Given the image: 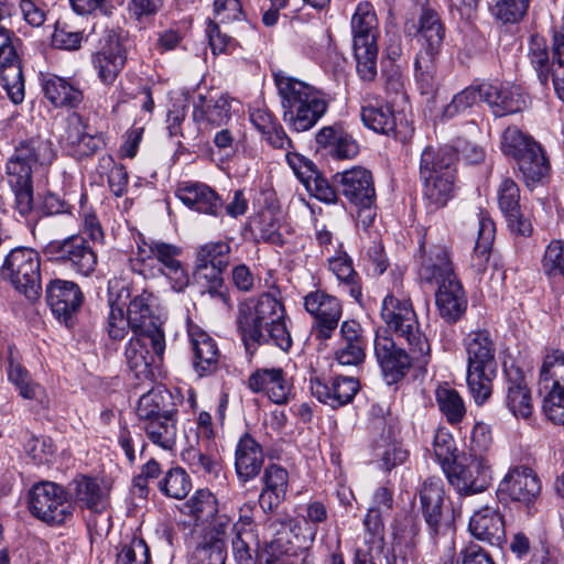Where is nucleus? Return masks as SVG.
<instances>
[{
  "label": "nucleus",
  "instance_id": "nucleus-1",
  "mask_svg": "<svg viewBox=\"0 0 564 564\" xmlns=\"http://www.w3.org/2000/svg\"><path fill=\"white\" fill-rule=\"evenodd\" d=\"M237 324L247 346L249 341L258 345L271 343L283 351L292 346L284 306L269 293L261 294L253 305H240Z\"/></svg>",
  "mask_w": 564,
  "mask_h": 564
},
{
  "label": "nucleus",
  "instance_id": "nucleus-2",
  "mask_svg": "<svg viewBox=\"0 0 564 564\" xmlns=\"http://www.w3.org/2000/svg\"><path fill=\"white\" fill-rule=\"evenodd\" d=\"M275 84L282 99L283 120L294 131L310 130L327 111L323 94L306 83L276 74Z\"/></svg>",
  "mask_w": 564,
  "mask_h": 564
},
{
  "label": "nucleus",
  "instance_id": "nucleus-3",
  "mask_svg": "<svg viewBox=\"0 0 564 564\" xmlns=\"http://www.w3.org/2000/svg\"><path fill=\"white\" fill-rule=\"evenodd\" d=\"M380 315L387 325L384 330L405 339L415 358L424 361L426 352H431V346L420 329L417 315L401 280H395L390 292L383 297Z\"/></svg>",
  "mask_w": 564,
  "mask_h": 564
},
{
  "label": "nucleus",
  "instance_id": "nucleus-4",
  "mask_svg": "<svg viewBox=\"0 0 564 564\" xmlns=\"http://www.w3.org/2000/svg\"><path fill=\"white\" fill-rule=\"evenodd\" d=\"M467 354V386L479 405L492 392V380L497 375L496 345L487 330L470 332L464 339Z\"/></svg>",
  "mask_w": 564,
  "mask_h": 564
},
{
  "label": "nucleus",
  "instance_id": "nucleus-5",
  "mask_svg": "<svg viewBox=\"0 0 564 564\" xmlns=\"http://www.w3.org/2000/svg\"><path fill=\"white\" fill-rule=\"evenodd\" d=\"M265 530L272 540L265 546L260 564H295L296 551L307 550L317 534V529L308 524L301 534V527L293 519L269 518Z\"/></svg>",
  "mask_w": 564,
  "mask_h": 564
},
{
  "label": "nucleus",
  "instance_id": "nucleus-6",
  "mask_svg": "<svg viewBox=\"0 0 564 564\" xmlns=\"http://www.w3.org/2000/svg\"><path fill=\"white\" fill-rule=\"evenodd\" d=\"M501 151L516 161L528 186L541 182L549 173V161L541 145L516 126L503 131Z\"/></svg>",
  "mask_w": 564,
  "mask_h": 564
},
{
  "label": "nucleus",
  "instance_id": "nucleus-7",
  "mask_svg": "<svg viewBox=\"0 0 564 564\" xmlns=\"http://www.w3.org/2000/svg\"><path fill=\"white\" fill-rule=\"evenodd\" d=\"M230 245L226 241H210L196 250L194 278L207 288L213 297L229 304V295L224 290L223 273L230 263Z\"/></svg>",
  "mask_w": 564,
  "mask_h": 564
},
{
  "label": "nucleus",
  "instance_id": "nucleus-8",
  "mask_svg": "<svg viewBox=\"0 0 564 564\" xmlns=\"http://www.w3.org/2000/svg\"><path fill=\"white\" fill-rule=\"evenodd\" d=\"M552 52L553 58L550 63L544 37L539 34L531 35L528 56L539 82L547 87L551 80L555 94L564 100V30L554 33Z\"/></svg>",
  "mask_w": 564,
  "mask_h": 564
},
{
  "label": "nucleus",
  "instance_id": "nucleus-9",
  "mask_svg": "<svg viewBox=\"0 0 564 564\" xmlns=\"http://www.w3.org/2000/svg\"><path fill=\"white\" fill-rule=\"evenodd\" d=\"M43 253L50 261L62 264L83 276H90L98 263L96 251L82 235L52 240L44 247Z\"/></svg>",
  "mask_w": 564,
  "mask_h": 564
},
{
  "label": "nucleus",
  "instance_id": "nucleus-10",
  "mask_svg": "<svg viewBox=\"0 0 564 564\" xmlns=\"http://www.w3.org/2000/svg\"><path fill=\"white\" fill-rule=\"evenodd\" d=\"M373 352L388 384H393L403 379L413 365L419 368L425 367L431 357L426 352V359L421 361L415 358L414 352L399 347L387 330H377L373 339Z\"/></svg>",
  "mask_w": 564,
  "mask_h": 564
},
{
  "label": "nucleus",
  "instance_id": "nucleus-11",
  "mask_svg": "<svg viewBox=\"0 0 564 564\" xmlns=\"http://www.w3.org/2000/svg\"><path fill=\"white\" fill-rule=\"evenodd\" d=\"M1 274L29 301L40 295L41 274L39 253L30 248H15L7 256Z\"/></svg>",
  "mask_w": 564,
  "mask_h": 564
},
{
  "label": "nucleus",
  "instance_id": "nucleus-12",
  "mask_svg": "<svg viewBox=\"0 0 564 564\" xmlns=\"http://www.w3.org/2000/svg\"><path fill=\"white\" fill-rule=\"evenodd\" d=\"M29 509L34 517L51 525L65 523L74 511L65 489L52 481H41L30 489Z\"/></svg>",
  "mask_w": 564,
  "mask_h": 564
},
{
  "label": "nucleus",
  "instance_id": "nucleus-13",
  "mask_svg": "<svg viewBox=\"0 0 564 564\" xmlns=\"http://www.w3.org/2000/svg\"><path fill=\"white\" fill-rule=\"evenodd\" d=\"M447 480L460 496L485 491L491 484V466L485 456H462L444 467Z\"/></svg>",
  "mask_w": 564,
  "mask_h": 564
},
{
  "label": "nucleus",
  "instance_id": "nucleus-14",
  "mask_svg": "<svg viewBox=\"0 0 564 564\" xmlns=\"http://www.w3.org/2000/svg\"><path fill=\"white\" fill-rule=\"evenodd\" d=\"M54 158L50 140L40 135L23 139L18 142L7 162V174L21 181L32 178L40 167L50 165Z\"/></svg>",
  "mask_w": 564,
  "mask_h": 564
},
{
  "label": "nucleus",
  "instance_id": "nucleus-15",
  "mask_svg": "<svg viewBox=\"0 0 564 564\" xmlns=\"http://www.w3.org/2000/svg\"><path fill=\"white\" fill-rule=\"evenodd\" d=\"M182 248L160 240H151L138 247V256L144 260L154 258L160 263L159 271L169 280L175 292H183L189 283L188 273L178 259Z\"/></svg>",
  "mask_w": 564,
  "mask_h": 564
},
{
  "label": "nucleus",
  "instance_id": "nucleus-16",
  "mask_svg": "<svg viewBox=\"0 0 564 564\" xmlns=\"http://www.w3.org/2000/svg\"><path fill=\"white\" fill-rule=\"evenodd\" d=\"M155 303L156 297L144 290L130 301L127 312L133 334H152V348L160 355L165 350V336L161 317L155 313Z\"/></svg>",
  "mask_w": 564,
  "mask_h": 564
},
{
  "label": "nucleus",
  "instance_id": "nucleus-17",
  "mask_svg": "<svg viewBox=\"0 0 564 564\" xmlns=\"http://www.w3.org/2000/svg\"><path fill=\"white\" fill-rule=\"evenodd\" d=\"M304 308L313 317V332L317 339H329L343 315L339 300L323 290L308 292L304 296Z\"/></svg>",
  "mask_w": 564,
  "mask_h": 564
},
{
  "label": "nucleus",
  "instance_id": "nucleus-18",
  "mask_svg": "<svg viewBox=\"0 0 564 564\" xmlns=\"http://www.w3.org/2000/svg\"><path fill=\"white\" fill-rule=\"evenodd\" d=\"M13 32L0 24V85L14 105L24 100V77L12 43Z\"/></svg>",
  "mask_w": 564,
  "mask_h": 564
},
{
  "label": "nucleus",
  "instance_id": "nucleus-19",
  "mask_svg": "<svg viewBox=\"0 0 564 564\" xmlns=\"http://www.w3.org/2000/svg\"><path fill=\"white\" fill-rule=\"evenodd\" d=\"M127 62L123 37L115 30H106L99 40V50L93 55V65L105 85H112Z\"/></svg>",
  "mask_w": 564,
  "mask_h": 564
},
{
  "label": "nucleus",
  "instance_id": "nucleus-20",
  "mask_svg": "<svg viewBox=\"0 0 564 564\" xmlns=\"http://www.w3.org/2000/svg\"><path fill=\"white\" fill-rule=\"evenodd\" d=\"M541 489L542 481L538 473L528 465L511 466L498 487L500 494L527 507L535 502Z\"/></svg>",
  "mask_w": 564,
  "mask_h": 564
},
{
  "label": "nucleus",
  "instance_id": "nucleus-21",
  "mask_svg": "<svg viewBox=\"0 0 564 564\" xmlns=\"http://www.w3.org/2000/svg\"><path fill=\"white\" fill-rule=\"evenodd\" d=\"M63 138L68 151L78 159L90 156L105 145L102 134L93 132L84 118L77 112L67 117Z\"/></svg>",
  "mask_w": 564,
  "mask_h": 564
},
{
  "label": "nucleus",
  "instance_id": "nucleus-22",
  "mask_svg": "<svg viewBox=\"0 0 564 564\" xmlns=\"http://www.w3.org/2000/svg\"><path fill=\"white\" fill-rule=\"evenodd\" d=\"M311 392L322 403L338 409L350 403L360 389L359 380L352 376H337L329 381L311 379Z\"/></svg>",
  "mask_w": 564,
  "mask_h": 564
},
{
  "label": "nucleus",
  "instance_id": "nucleus-23",
  "mask_svg": "<svg viewBox=\"0 0 564 564\" xmlns=\"http://www.w3.org/2000/svg\"><path fill=\"white\" fill-rule=\"evenodd\" d=\"M46 300L54 316L68 326L82 305L83 293L75 282L55 280L46 288Z\"/></svg>",
  "mask_w": 564,
  "mask_h": 564
},
{
  "label": "nucleus",
  "instance_id": "nucleus-24",
  "mask_svg": "<svg viewBox=\"0 0 564 564\" xmlns=\"http://www.w3.org/2000/svg\"><path fill=\"white\" fill-rule=\"evenodd\" d=\"M339 193L354 205H375L376 189L370 171L357 166L337 174Z\"/></svg>",
  "mask_w": 564,
  "mask_h": 564
},
{
  "label": "nucleus",
  "instance_id": "nucleus-25",
  "mask_svg": "<svg viewBox=\"0 0 564 564\" xmlns=\"http://www.w3.org/2000/svg\"><path fill=\"white\" fill-rule=\"evenodd\" d=\"M417 273L420 279L427 283H437L456 276L447 247L445 245L427 246L425 241H422Z\"/></svg>",
  "mask_w": 564,
  "mask_h": 564
},
{
  "label": "nucleus",
  "instance_id": "nucleus-26",
  "mask_svg": "<svg viewBox=\"0 0 564 564\" xmlns=\"http://www.w3.org/2000/svg\"><path fill=\"white\" fill-rule=\"evenodd\" d=\"M505 405L518 419H529L533 413L532 392L524 372L516 366L505 370Z\"/></svg>",
  "mask_w": 564,
  "mask_h": 564
},
{
  "label": "nucleus",
  "instance_id": "nucleus-27",
  "mask_svg": "<svg viewBox=\"0 0 564 564\" xmlns=\"http://www.w3.org/2000/svg\"><path fill=\"white\" fill-rule=\"evenodd\" d=\"M248 388L254 393H264L276 404L286 403L293 389L282 368L257 369L248 378Z\"/></svg>",
  "mask_w": 564,
  "mask_h": 564
},
{
  "label": "nucleus",
  "instance_id": "nucleus-28",
  "mask_svg": "<svg viewBox=\"0 0 564 564\" xmlns=\"http://www.w3.org/2000/svg\"><path fill=\"white\" fill-rule=\"evenodd\" d=\"M191 349L193 352V367L199 376L212 373L217 369L219 349L215 339L198 325L189 324L187 327Z\"/></svg>",
  "mask_w": 564,
  "mask_h": 564
},
{
  "label": "nucleus",
  "instance_id": "nucleus-29",
  "mask_svg": "<svg viewBox=\"0 0 564 564\" xmlns=\"http://www.w3.org/2000/svg\"><path fill=\"white\" fill-rule=\"evenodd\" d=\"M129 340L124 356L128 367L138 379H150L153 376L152 365L162 361L163 354L158 355L152 348V334H133Z\"/></svg>",
  "mask_w": 564,
  "mask_h": 564
},
{
  "label": "nucleus",
  "instance_id": "nucleus-30",
  "mask_svg": "<svg viewBox=\"0 0 564 564\" xmlns=\"http://www.w3.org/2000/svg\"><path fill=\"white\" fill-rule=\"evenodd\" d=\"M340 340L334 351L335 361L343 367H359L366 359V343L360 326L355 321H345L340 325Z\"/></svg>",
  "mask_w": 564,
  "mask_h": 564
},
{
  "label": "nucleus",
  "instance_id": "nucleus-31",
  "mask_svg": "<svg viewBox=\"0 0 564 564\" xmlns=\"http://www.w3.org/2000/svg\"><path fill=\"white\" fill-rule=\"evenodd\" d=\"M264 463L262 446L248 433L241 436L235 451V470L240 484L254 479Z\"/></svg>",
  "mask_w": 564,
  "mask_h": 564
},
{
  "label": "nucleus",
  "instance_id": "nucleus-32",
  "mask_svg": "<svg viewBox=\"0 0 564 564\" xmlns=\"http://www.w3.org/2000/svg\"><path fill=\"white\" fill-rule=\"evenodd\" d=\"M435 302L438 313L447 323L457 322L467 308V299L457 276L437 282Z\"/></svg>",
  "mask_w": 564,
  "mask_h": 564
},
{
  "label": "nucleus",
  "instance_id": "nucleus-33",
  "mask_svg": "<svg viewBox=\"0 0 564 564\" xmlns=\"http://www.w3.org/2000/svg\"><path fill=\"white\" fill-rule=\"evenodd\" d=\"M482 91L484 101L488 104L496 117L517 113L527 107V98L519 86L482 84Z\"/></svg>",
  "mask_w": 564,
  "mask_h": 564
},
{
  "label": "nucleus",
  "instance_id": "nucleus-34",
  "mask_svg": "<svg viewBox=\"0 0 564 564\" xmlns=\"http://www.w3.org/2000/svg\"><path fill=\"white\" fill-rule=\"evenodd\" d=\"M420 501L424 520L431 533L437 534L444 527V488L441 478L429 477L423 481L420 490Z\"/></svg>",
  "mask_w": 564,
  "mask_h": 564
},
{
  "label": "nucleus",
  "instance_id": "nucleus-35",
  "mask_svg": "<svg viewBox=\"0 0 564 564\" xmlns=\"http://www.w3.org/2000/svg\"><path fill=\"white\" fill-rule=\"evenodd\" d=\"M251 505L240 509V518L232 527L231 546L238 564H253L252 553L258 547L257 535L253 531Z\"/></svg>",
  "mask_w": 564,
  "mask_h": 564
},
{
  "label": "nucleus",
  "instance_id": "nucleus-36",
  "mask_svg": "<svg viewBox=\"0 0 564 564\" xmlns=\"http://www.w3.org/2000/svg\"><path fill=\"white\" fill-rule=\"evenodd\" d=\"M417 54L440 56L445 39V26L436 10L423 7L419 18Z\"/></svg>",
  "mask_w": 564,
  "mask_h": 564
},
{
  "label": "nucleus",
  "instance_id": "nucleus-37",
  "mask_svg": "<svg viewBox=\"0 0 564 564\" xmlns=\"http://www.w3.org/2000/svg\"><path fill=\"white\" fill-rule=\"evenodd\" d=\"M263 487L259 496V505L264 512H272L284 500L289 487V473L282 466L270 464L262 475Z\"/></svg>",
  "mask_w": 564,
  "mask_h": 564
},
{
  "label": "nucleus",
  "instance_id": "nucleus-38",
  "mask_svg": "<svg viewBox=\"0 0 564 564\" xmlns=\"http://www.w3.org/2000/svg\"><path fill=\"white\" fill-rule=\"evenodd\" d=\"M45 98L56 108H77L84 100V94L70 78L47 74L42 77Z\"/></svg>",
  "mask_w": 564,
  "mask_h": 564
},
{
  "label": "nucleus",
  "instance_id": "nucleus-39",
  "mask_svg": "<svg viewBox=\"0 0 564 564\" xmlns=\"http://www.w3.org/2000/svg\"><path fill=\"white\" fill-rule=\"evenodd\" d=\"M468 529L477 540L499 545L506 536L502 516L492 507H484L470 517Z\"/></svg>",
  "mask_w": 564,
  "mask_h": 564
},
{
  "label": "nucleus",
  "instance_id": "nucleus-40",
  "mask_svg": "<svg viewBox=\"0 0 564 564\" xmlns=\"http://www.w3.org/2000/svg\"><path fill=\"white\" fill-rule=\"evenodd\" d=\"M177 196L186 206L212 216H218L224 207V202L218 194L202 183L184 184L178 188Z\"/></svg>",
  "mask_w": 564,
  "mask_h": 564
},
{
  "label": "nucleus",
  "instance_id": "nucleus-41",
  "mask_svg": "<svg viewBox=\"0 0 564 564\" xmlns=\"http://www.w3.org/2000/svg\"><path fill=\"white\" fill-rule=\"evenodd\" d=\"M352 46L377 45L378 19L373 6L368 1L357 4L350 21Z\"/></svg>",
  "mask_w": 564,
  "mask_h": 564
},
{
  "label": "nucleus",
  "instance_id": "nucleus-42",
  "mask_svg": "<svg viewBox=\"0 0 564 564\" xmlns=\"http://www.w3.org/2000/svg\"><path fill=\"white\" fill-rule=\"evenodd\" d=\"M72 494L79 506L95 512H102L108 507V491L99 480L78 476L70 484Z\"/></svg>",
  "mask_w": 564,
  "mask_h": 564
},
{
  "label": "nucleus",
  "instance_id": "nucleus-43",
  "mask_svg": "<svg viewBox=\"0 0 564 564\" xmlns=\"http://www.w3.org/2000/svg\"><path fill=\"white\" fill-rule=\"evenodd\" d=\"M177 409L172 394L164 388L158 387L142 394L137 406V415L140 421H149L156 417L175 415Z\"/></svg>",
  "mask_w": 564,
  "mask_h": 564
},
{
  "label": "nucleus",
  "instance_id": "nucleus-44",
  "mask_svg": "<svg viewBox=\"0 0 564 564\" xmlns=\"http://www.w3.org/2000/svg\"><path fill=\"white\" fill-rule=\"evenodd\" d=\"M315 139L319 147L327 149L337 159H351L359 151L357 142L340 127H324L317 132Z\"/></svg>",
  "mask_w": 564,
  "mask_h": 564
},
{
  "label": "nucleus",
  "instance_id": "nucleus-45",
  "mask_svg": "<svg viewBox=\"0 0 564 564\" xmlns=\"http://www.w3.org/2000/svg\"><path fill=\"white\" fill-rule=\"evenodd\" d=\"M456 152L452 148L426 147L420 156V180H429L434 175L445 172H456Z\"/></svg>",
  "mask_w": 564,
  "mask_h": 564
},
{
  "label": "nucleus",
  "instance_id": "nucleus-46",
  "mask_svg": "<svg viewBox=\"0 0 564 564\" xmlns=\"http://www.w3.org/2000/svg\"><path fill=\"white\" fill-rule=\"evenodd\" d=\"M360 118L364 124L375 132L386 135L392 134L395 138L401 134V131L398 130L397 116L388 104L362 106Z\"/></svg>",
  "mask_w": 564,
  "mask_h": 564
},
{
  "label": "nucleus",
  "instance_id": "nucleus-47",
  "mask_svg": "<svg viewBox=\"0 0 564 564\" xmlns=\"http://www.w3.org/2000/svg\"><path fill=\"white\" fill-rule=\"evenodd\" d=\"M496 227L492 219L486 215H480L477 240L470 257V265L477 273H484L488 267Z\"/></svg>",
  "mask_w": 564,
  "mask_h": 564
},
{
  "label": "nucleus",
  "instance_id": "nucleus-48",
  "mask_svg": "<svg viewBox=\"0 0 564 564\" xmlns=\"http://www.w3.org/2000/svg\"><path fill=\"white\" fill-rule=\"evenodd\" d=\"M205 442L197 441L196 446H191L183 452V459L194 474L199 476H216L219 469L216 443L210 442L208 447H205Z\"/></svg>",
  "mask_w": 564,
  "mask_h": 564
},
{
  "label": "nucleus",
  "instance_id": "nucleus-49",
  "mask_svg": "<svg viewBox=\"0 0 564 564\" xmlns=\"http://www.w3.org/2000/svg\"><path fill=\"white\" fill-rule=\"evenodd\" d=\"M231 102L232 100L226 96H220L216 99L210 98L208 100L199 96L198 102L194 106V118H200L213 127L226 124L231 116Z\"/></svg>",
  "mask_w": 564,
  "mask_h": 564
},
{
  "label": "nucleus",
  "instance_id": "nucleus-50",
  "mask_svg": "<svg viewBox=\"0 0 564 564\" xmlns=\"http://www.w3.org/2000/svg\"><path fill=\"white\" fill-rule=\"evenodd\" d=\"M455 173L445 172L429 180H421L423 196L431 206L441 208L452 199L455 189Z\"/></svg>",
  "mask_w": 564,
  "mask_h": 564
},
{
  "label": "nucleus",
  "instance_id": "nucleus-51",
  "mask_svg": "<svg viewBox=\"0 0 564 564\" xmlns=\"http://www.w3.org/2000/svg\"><path fill=\"white\" fill-rule=\"evenodd\" d=\"M176 416L167 415L143 422L148 438L163 449H172L176 443Z\"/></svg>",
  "mask_w": 564,
  "mask_h": 564
},
{
  "label": "nucleus",
  "instance_id": "nucleus-52",
  "mask_svg": "<svg viewBox=\"0 0 564 564\" xmlns=\"http://www.w3.org/2000/svg\"><path fill=\"white\" fill-rule=\"evenodd\" d=\"M539 393L542 395V411L553 424H564V389L557 383L538 381Z\"/></svg>",
  "mask_w": 564,
  "mask_h": 564
},
{
  "label": "nucleus",
  "instance_id": "nucleus-53",
  "mask_svg": "<svg viewBox=\"0 0 564 564\" xmlns=\"http://www.w3.org/2000/svg\"><path fill=\"white\" fill-rule=\"evenodd\" d=\"M438 56L416 54L414 61L415 78L422 95L433 96L438 87Z\"/></svg>",
  "mask_w": 564,
  "mask_h": 564
},
{
  "label": "nucleus",
  "instance_id": "nucleus-54",
  "mask_svg": "<svg viewBox=\"0 0 564 564\" xmlns=\"http://www.w3.org/2000/svg\"><path fill=\"white\" fill-rule=\"evenodd\" d=\"M328 268L338 281L347 286L350 296L359 302L362 297V292L359 276L352 268L351 259L346 253H340L329 259Z\"/></svg>",
  "mask_w": 564,
  "mask_h": 564
},
{
  "label": "nucleus",
  "instance_id": "nucleus-55",
  "mask_svg": "<svg viewBox=\"0 0 564 564\" xmlns=\"http://www.w3.org/2000/svg\"><path fill=\"white\" fill-rule=\"evenodd\" d=\"M196 524L209 522L218 513L217 499L208 489L197 490L185 505Z\"/></svg>",
  "mask_w": 564,
  "mask_h": 564
},
{
  "label": "nucleus",
  "instance_id": "nucleus-56",
  "mask_svg": "<svg viewBox=\"0 0 564 564\" xmlns=\"http://www.w3.org/2000/svg\"><path fill=\"white\" fill-rule=\"evenodd\" d=\"M435 398L440 411L451 424H457L464 419L466 413L464 401L455 389L448 386H438L435 390Z\"/></svg>",
  "mask_w": 564,
  "mask_h": 564
},
{
  "label": "nucleus",
  "instance_id": "nucleus-57",
  "mask_svg": "<svg viewBox=\"0 0 564 564\" xmlns=\"http://www.w3.org/2000/svg\"><path fill=\"white\" fill-rule=\"evenodd\" d=\"M482 84L478 86H468L455 94L442 112V117L452 119L460 113L466 112L479 100H484Z\"/></svg>",
  "mask_w": 564,
  "mask_h": 564
},
{
  "label": "nucleus",
  "instance_id": "nucleus-58",
  "mask_svg": "<svg viewBox=\"0 0 564 564\" xmlns=\"http://www.w3.org/2000/svg\"><path fill=\"white\" fill-rule=\"evenodd\" d=\"M252 227L259 239L276 246L283 245L279 219L271 209L260 212L252 219Z\"/></svg>",
  "mask_w": 564,
  "mask_h": 564
},
{
  "label": "nucleus",
  "instance_id": "nucleus-59",
  "mask_svg": "<svg viewBox=\"0 0 564 564\" xmlns=\"http://www.w3.org/2000/svg\"><path fill=\"white\" fill-rule=\"evenodd\" d=\"M8 378L19 389L20 395L29 400L37 398L41 387L31 380L29 371L12 354L8 357Z\"/></svg>",
  "mask_w": 564,
  "mask_h": 564
},
{
  "label": "nucleus",
  "instance_id": "nucleus-60",
  "mask_svg": "<svg viewBox=\"0 0 564 564\" xmlns=\"http://www.w3.org/2000/svg\"><path fill=\"white\" fill-rule=\"evenodd\" d=\"M539 381L550 386L557 383L564 389V351L560 349L546 350L539 371Z\"/></svg>",
  "mask_w": 564,
  "mask_h": 564
},
{
  "label": "nucleus",
  "instance_id": "nucleus-61",
  "mask_svg": "<svg viewBox=\"0 0 564 564\" xmlns=\"http://www.w3.org/2000/svg\"><path fill=\"white\" fill-rule=\"evenodd\" d=\"M227 557L226 543L202 538L193 552L192 564H225Z\"/></svg>",
  "mask_w": 564,
  "mask_h": 564
},
{
  "label": "nucleus",
  "instance_id": "nucleus-62",
  "mask_svg": "<svg viewBox=\"0 0 564 564\" xmlns=\"http://www.w3.org/2000/svg\"><path fill=\"white\" fill-rule=\"evenodd\" d=\"M189 476L181 467L171 468L160 481V490L167 497L183 499L191 491Z\"/></svg>",
  "mask_w": 564,
  "mask_h": 564
},
{
  "label": "nucleus",
  "instance_id": "nucleus-63",
  "mask_svg": "<svg viewBox=\"0 0 564 564\" xmlns=\"http://www.w3.org/2000/svg\"><path fill=\"white\" fill-rule=\"evenodd\" d=\"M530 0H494L492 13L503 23H517L527 14Z\"/></svg>",
  "mask_w": 564,
  "mask_h": 564
},
{
  "label": "nucleus",
  "instance_id": "nucleus-64",
  "mask_svg": "<svg viewBox=\"0 0 564 564\" xmlns=\"http://www.w3.org/2000/svg\"><path fill=\"white\" fill-rule=\"evenodd\" d=\"M150 550L141 538H133L117 555L118 564H150Z\"/></svg>",
  "mask_w": 564,
  "mask_h": 564
}]
</instances>
